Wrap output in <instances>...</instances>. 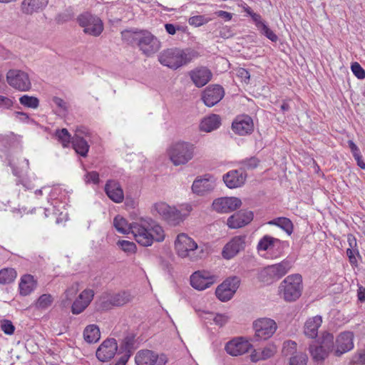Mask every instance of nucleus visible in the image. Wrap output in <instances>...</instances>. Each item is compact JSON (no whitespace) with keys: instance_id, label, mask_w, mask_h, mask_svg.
Here are the masks:
<instances>
[{"instance_id":"obj_1","label":"nucleus","mask_w":365,"mask_h":365,"mask_svg":"<svg viewBox=\"0 0 365 365\" xmlns=\"http://www.w3.org/2000/svg\"><path fill=\"white\" fill-rule=\"evenodd\" d=\"M120 34L123 42L138 48L146 56L153 55L161 46L159 39L146 29L133 28L122 31Z\"/></svg>"},{"instance_id":"obj_2","label":"nucleus","mask_w":365,"mask_h":365,"mask_svg":"<svg viewBox=\"0 0 365 365\" xmlns=\"http://www.w3.org/2000/svg\"><path fill=\"white\" fill-rule=\"evenodd\" d=\"M199 56L200 53L195 49L173 47L162 51L158 55V61L163 66L175 71L187 65Z\"/></svg>"},{"instance_id":"obj_3","label":"nucleus","mask_w":365,"mask_h":365,"mask_svg":"<svg viewBox=\"0 0 365 365\" xmlns=\"http://www.w3.org/2000/svg\"><path fill=\"white\" fill-rule=\"evenodd\" d=\"M302 277L299 274L287 276L279 284V292L286 302H294L302 295Z\"/></svg>"},{"instance_id":"obj_4","label":"nucleus","mask_w":365,"mask_h":365,"mask_svg":"<svg viewBox=\"0 0 365 365\" xmlns=\"http://www.w3.org/2000/svg\"><path fill=\"white\" fill-rule=\"evenodd\" d=\"M194 150L195 146L190 143L177 142L170 146L168 150L169 158L176 166L185 165L193 158Z\"/></svg>"},{"instance_id":"obj_5","label":"nucleus","mask_w":365,"mask_h":365,"mask_svg":"<svg viewBox=\"0 0 365 365\" xmlns=\"http://www.w3.org/2000/svg\"><path fill=\"white\" fill-rule=\"evenodd\" d=\"M150 225H152L150 217H140L137 225H133V235L135 241L142 246H150L154 241V235L150 232Z\"/></svg>"},{"instance_id":"obj_6","label":"nucleus","mask_w":365,"mask_h":365,"mask_svg":"<svg viewBox=\"0 0 365 365\" xmlns=\"http://www.w3.org/2000/svg\"><path fill=\"white\" fill-rule=\"evenodd\" d=\"M276 322L269 318H260L253 322L255 335L252 341L267 340L270 338L277 330Z\"/></svg>"},{"instance_id":"obj_7","label":"nucleus","mask_w":365,"mask_h":365,"mask_svg":"<svg viewBox=\"0 0 365 365\" xmlns=\"http://www.w3.org/2000/svg\"><path fill=\"white\" fill-rule=\"evenodd\" d=\"M77 21L79 26L84 28V33L93 36H98L103 30L102 21L89 12L80 14L77 18Z\"/></svg>"},{"instance_id":"obj_8","label":"nucleus","mask_w":365,"mask_h":365,"mask_svg":"<svg viewBox=\"0 0 365 365\" xmlns=\"http://www.w3.org/2000/svg\"><path fill=\"white\" fill-rule=\"evenodd\" d=\"M292 264L289 259H284L280 263L267 266L259 274V278L264 282L278 280L284 276L291 269Z\"/></svg>"},{"instance_id":"obj_9","label":"nucleus","mask_w":365,"mask_h":365,"mask_svg":"<svg viewBox=\"0 0 365 365\" xmlns=\"http://www.w3.org/2000/svg\"><path fill=\"white\" fill-rule=\"evenodd\" d=\"M153 207L159 215L170 225L175 226L183 221V215L175 207H170L165 202H157Z\"/></svg>"},{"instance_id":"obj_10","label":"nucleus","mask_w":365,"mask_h":365,"mask_svg":"<svg viewBox=\"0 0 365 365\" xmlns=\"http://www.w3.org/2000/svg\"><path fill=\"white\" fill-rule=\"evenodd\" d=\"M240 284V279L237 277L227 278L215 290L216 297L222 302H227L235 294Z\"/></svg>"},{"instance_id":"obj_11","label":"nucleus","mask_w":365,"mask_h":365,"mask_svg":"<svg viewBox=\"0 0 365 365\" xmlns=\"http://www.w3.org/2000/svg\"><path fill=\"white\" fill-rule=\"evenodd\" d=\"M131 299L130 292L126 291L115 294H105L101 299V307L103 309H108L112 307L123 306L130 302Z\"/></svg>"},{"instance_id":"obj_12","label":"nucleus","mask_w":365,"mask_h":365,"mask_svg":"<svg viewBox=\"0 0 365 365\" xmlns=\"http://www.w3.org/2000/svg\"><path fill=\"white\" fill-rule=\"evenodd\" d=\"M175 248L178 255L184 258L189 257L197 248V243L187 235L180 233L175 241Z\"/></svg>"},{"instance_id":"obj_13","label":"nucleus","mask_w":365,"mask_h":365,"mask_svg":"<svg viewBox=\"0 0 365 365\" xmlns=\"http://www.w3.org/2000/svg\"><path fill=\"white\" fill-rule=\"evenodd\" d=\"M242 205L240 198L235 197H223L215 199L212 208L219 213H228L236 210Z\"/></svg>"},{"instance_id":"obj_14","label":"nucleus","mask_w":365,"mask_h":365,"mask_svg":"<svg viewBox=\"0 0 365 365\" xmlns=\"http://www.w3.org/2000/svg\"><path fill=\"white\" fill-rule=\"evenodd\" d=\"M252 345L245 337H236L226 343L225 349L226 352L232 356H237L248 352Z\"/></svg>"},{"instance_id":"obj_15","label":"nucleus","mask_w":365,"mask_h":365,"mask_svg":"<svg viewBox=\"0 0 365 365\" xmlns=\"http://www.w3.org/2000/svg\"><path fill=\"white\" fill-rule=\"evenodd\" d=\"M216 282V276L207 271H197L190 276L191 286L197 290H204Z\"/></svg>"},{"instance_id":"obj_16","label":"nucleus","mask_w":365,"mask_h":365,"mask_svg":"<svg viewBox=\"0 0 365 365\" xmlns=\"http://www.w3.org/2000/svg\"><path fill=\"white\" fill-rule=\"evenodd\" d=\"M354 333L346 331L341 332L335 340L336 349L334 356H341L344 354L349 352L354 349Z\"/></svg>"},{"instance_id":"obj_17","label":"nucleus","mask_w":365,"mask_h":365,"mask_svg":"<svg viewBox=\"0 0 365 365\" xmlns=\"http://www.w3.org/2000/svg\"><path fill=\"white\" fill-rule=\"evenodd\" d=\"M136 365H165L167 362L165 355L158 356L150 350L139 351L135 358Z\"/></svg>"},{"instance_id":"obj_18","label":"nucleus","mask_w":365,"mask_h":365,"mask_svg":"<svg viewBox=\"0 0 365 365\" xmlns=\"http://www.w3.org/2000/svg\"><path fill=\"white\" fill-rule=\"evenodd\" d=\"M118 349V346L116 340L114 338H108L100 345L96 355L99 361L103 362L108 361L113 358Z\"/></svg>"},{"instance_id":"obj_19","label":"nucleus","mask_w":365,"mask_h":365,"mask_svg":"<svg viewBox=\"0 0 365 365\" xmlns=\"http://www.w3.org/2000/svg\"><path fill=\"white\" fill-rule=\"evenodd\" d=\"M245 236H235L223 247L222 256L226 259H230L236 256L245 247Z\"/></svg>"},{"instance_id":"obj_20","label":"nucleus","mask_w":365,"mask_h":365,"mask_svg":"<svg viewBox=\"0 0 365 365\" xmlns=\"http://www.w3.org/2000/svg\"><path fill=\"white\" fill-rule=\"evenodd\" d=\"M224 96L225 91L221 86L212 85L203 91L201 99L207 106L212 107L220 102Z\"/></svg>"},{"instance_id":"obj_21","label":"nucleus","mask_w":365,"mask_h":365,"mask_svg":"<svg viewBox=\"0 0 365 365\" xmlns=\"http://www.w3.org/2000/svg\"><path fill=\"white\" fill-rule=\"evenodd\" d=\"M232 129L240 135L250 134L254 130L253 120L248 115H237L232 123Z\"/></svg>"},{"instance_id":"obj_22","label":"nucleus","mask_w":365,"mask_h":365,"mask_svg":"<svg viewBox=\"0 0 365 365\" xmlns=\"http://www.w3.org/2000/svg\"><path fill=\"white\" fill-rule=\"evenodd\" d=\"M254 217V214L250 210H240L230 216L227 225L232 229L242 227L248 225Z\"/></svg>"},{"instance_id":"obj_23","label":"nucleus","mask_w":365,"mask_h":365,"mask_svg":"<svg viewBox=\"0 0 365 365\" xmlns=\"http://www.w3.org/2000/svg\"><path fill=\"white\" fill-rule=\"evenodd\" d=\"M189 76L197 88L205 86L212 78L211 71L205 66L197 67L189 71Z\"/></svg>"},{"instance_id":"obj_24","label":"nucleus","mask_w":365,"mask_h":365,"mask_svg":"<svg viewBox=\"0 0 365 365\" xmlns=\"http://www.w3.org/2000/svg\"><path fill=\"white\" fill-rule=\"evenodd\" d=\"M94 296V292L92 289H85L73 302L71 306V312L73 314H79L83 312L89 305Z\"/></svg>"},{"instance_id":"obj_25","label":"nucleus","mask_w":365,"mask_h":365,"mask_svg":"<svg viewBox=\"0 0 365 365\" xmlns=\"http://www.w3.org/2000/svg\"><path fill=\"white\" fill-rule=\"evenodd\" d=\"M246 176L241 170H232L223 175V181L229 188H237L245 183Z\"/></svg>"},{"instance_id":"obj_26","label":"nucleus","mask_w":365,"mask_h":365,"mask_svg":"<svg viewBox=\"0 0 365 365\" xmlns=\"http://www.w3.org/2000/svg\"><path fill=\"white\" fill-rule=\"evenodd\" d=\"M215 187L214 181L210 177L205 175L203 178H197L192 185V190L197 195L202 196L212 191Z\"/></svg>"},{"instance_id":"obj_27","label":"nucleus","mask_w":365,"mask_h":365,"mask_svg":"<svg viewBox=\"0 0 365 365\" xmlns=\"http://www.w3.org/2000/svg\"><path fill=\"white\" fill-rule=\"evenodd\" d=\"M104 190L108 197L113 202L116 203L123 202V190L118 182L112 180H108Z\"/></svg>"},{"instance_id":"obj_28","label":"nucleus","mask_w":365,"mask_h":365,"mask_svg":"<svg viewBox=\"0 0 365 365\" xmlns=\"http://www.w3.org/2000/svg\"><path fill=\"white\" fill-rule=\"evenodd\" d=\"M322 323V317L319 315L308 319L304 327V334L310 339L317 338L318 336V329L321 327Z\"/></svg>"},{"instance_id":"obj_29","label":"nucleus","mask_w":365,"mask_h":365,"mask_svg":"<svg viewBox=\"0 0 365 365\" xmlns=\"http://www.w3.org/2000/svg\"><path fill=\"white\" fill-rule=\"evenodd\" d=\"M220 125V116L217 114H211L202 119L199 127L201 131L210 133L217 130Z\"/></svg>"},{"instance_id":"obj_30","label":"nucleus","mask_w":365,"mask_h":365,"mask_svg":"<svg viewBox=\"0 0 365 365\" xmlns=\"http://www.w3.org/2000/svg\"><path fill=\"white\" fill-rule=\"evenodd\" d=\"M309 354L317 365H323L325 359L329 356V353L323 349L320 345L312 341L309 346Z\"/></svg>"},{"instance_id":"obj_31","label":"nucleus","mask_w":365,"mask_h":365,"mask_svg":"<svg viewBox=\"0 0 365 365\" xmlns=\"http://www.w3.org/2000/svg\"><path fill=\"white\" fill-rule=\"evenodd\" d=\"M137 222L129 223L128 220L120 215H117L113 219V226L118 232L122 234L133 233L134 230L133 225H137Z\"/></svg>"},{"instance_id":"obj_32","label":"nucleus","mask_w":365,"mask_h":365,"mask_svg":"<svg viewBox=\"0 0 365 365\" xmlns=\"http://www.w3.org/2000/svg\"><path fill=\"white\" fill-rule=\"evenodd\" d=\"M71 143L77 154L83 158L87 156L90 146L83 136L75 134L72 138Z\"/></svg>"},{"instance_id":"obj_33","label":"nucleus","mask_w":365,"mask_h":365,"mask_svg":"<svg viewBox=\"0 0 365 365\" xmlns=\"http://www.w3.org/2000/svg\"><path fill=\"white\" fill-rule=\"evenodd\" d=\"M8 83L13 88L21 91L23 88V73L16 69L9 70L6 75Z\"/></svg>"},{"instance_id":"obj_34","label":"nucleus","mask_w":365,"mask_h":365,"mask_svg":"<svg viewBox=\"0 0 365 365\" xmlns=\"http://www.w3.org/2000/svg\"><path fill=\"white\" fill-rule=\"evenodd\" d=\"M317 344L329 354L331 352L334 353L336 344L333 334L328 331H324L322 334V336L318 339Z\"/></svg>"},{"instance_id":"obj_35","label":"nucleus","mask_w":365,"mask_h":365,"mask_svg":"<svg viewBox=\"0 0 365 365\" xmlns=\"http://www.w3.org/2000/svg\"><path fill=\"white\" fill-rule=\"evenodd\" d=\"M48 0H24V13L31 14L43 10L48 4Z\"/></svg>"},{"instance_id":"obj_36","label":"nucleus","mask_w":365,"mask_h":365,"mask_svg":"<svg viewBox=\"0 0 365 365\" xmlns=\"http://www.w3.org/2000/svg\"><path fill=\"white\" fill-rule=\"evenodd\" d=\"M271 225H275L283 230L287 235L293 232L294 225L292 222L287 217H279L274 218L267 222Z\"/></svg>"},{"instance_id":"obj_37","label":"nucleus","mask_w":365,"mask_h":365,"mask_svg":"<svg viewBox=\"0 0 365 365\" xmlns=\"http://www.w3.org/2000/svg\"><path fill=\"white\" fill-rule=\"evenodd\" d=\"M83 337L88 343L97 342L101 337V332L98 327L96 324L87 326L83 331Z\"/></svg>"},{"instance_id":"obj_38","label":"nucleus","mask_w":365,"mask_h":365,"mask_svg":"<svg viewBox=\"0 0 365 365\" xmlns=\"http://www.w3.org/2000/svg\"><path fill=\"white\" fill-rule=\"evenodd\" d=\"M279 244H281L280 240L269 235H264L259 241L257 248L258 251H267Z\"/></svg>"},{"instance_id":"obj_39","label":"nucleus","mask_w":365,"mask_h":365,"mask_svg":"<svg viewBox=\"0 0 365 365\" xmlns=\"http://www.w3.org/2000/svg\"><path fill=\"white\" fill-rule=\"evenodd\" d=\"M134 343L135 336L133 334L127 335L120 344L119 354H129L130 356L134 349Z\"/></svg>"},{"instance_id":"obj_40","label":"nucleus","mask_w":365,"mask_h":365,"mask_svg":"<svg viewBox=\"0 0 365 365\" xmlns=\"http://www.w3.org/2000/svg\"><path fill=\"white\" fill-rule=\"evenodd\" d=\"M37 287V278L34 275L24 274V296L30 294Z\"/></svg>"},{"instance_id":"obj_41","label":"nucleus","mask_w":365,"mask_h":365,"mask_svg":"<svg viewBox=\"0 0 365 365\" xmlns=\"http://www.w3.org/2000/svg\"><path fill=\"white\" fill-rule=\"evenodd\" d=\"M16 277V272L13 268H4L0 270V284L12 282Z\"/></svg>"},{"instance_id":"obj_42","label":"nucleus","mask_w":365,"mask_h":365,"mask_svg":"<svg viewBox=\"0 0 365 365\" xmlns=\"http://www.w3.org/2000/svg\"><path fill=\"white\" fill-rule=\"evenodd\" d=\"M150 232L154 235V240L156 242H162L165 239L164 230L161 226L158 225L152 219V225H150Z\"/></svg>"},{"instance_id":"obj_43","label":"nucleus","mask_w":365,"mask_h":365,"mask_svg":"<svg viewBox=\"0 0 365 365\" xmlns=\"http://www.w3.org/2000/svg\"><path fill=\"white\" fill-rule=\"evenodd\" d=\"M55 135L63 147L68 146L71 143V136L66 128L56 130Z\"/></svg>"},{"instance_id":"obj_44","label":"nucleus","mask_w":365,"mask_h":365,"mask_svg":"<svg viewBox=\"0 0 365 365\" xmlns=\"http://www.w3.org/2000/svg\"><path fill=\"white\" fill-rule=\"evenodd\" d=\"M53 302L51 295L43 294L41 295L35 302V307L37 309H44L51 306Z\"/></svg>"},{"instance_id":"obj_45","label":"nucleus","mask_w":365,"mask_h":365,"mask_svg":"<svg viewBox=\"0 0 365 365\" xmlns=\"http://www.w3.org/2000/svg\"><path fill=\"white\" fill-rule=\"evenodd\" d=\"M282 352L284 356H294L297 354V343L291 340L284 341Z\"/></svg>"},{"instance_id":"obj_46","label":"nucleus","mask_w":365,"mask_h":365,"mask_svg":"<svg viewBox=\"0 0 365 365\" xmlns=\"http://www.w3.org/2000/svg\"><path fill=\"white\" fill-rule=\"evenodd\" d=\"M164 26L166 32L170 35H175L178 31L185 33L187 29L186 26L179 24L166 23Z\"/></svg>"},{"instance_id":"obj_47","label":"nucleus","mask_w":365,"mask_h":365,"mask_svg":"<svg viewBox=\"0 0 365 365\" xmlns=\"http://www.w3.org/2000/svg\"><path fill=\"white\" fill-rule=\"evenodd\" d=\"M308 357L306 354L299 353L294 356H290L289 360V365H307Z\"/></svg>"},{"instance_id":"obj_48","label":"nucleus","mask_w":365,"mask_h":365,"mask_svg":"<svg viewBox=\"0 0 365 365\" xmlns=\"http://www.w3.org/2000/svg\"><path fill=\"white\" fill-rule=\"evenodd\" d=\"M117 245L128 255L135 253L136 245L134 242L128 240H118Z\"/></svg>"},{"instance_id":"obj_49","label":"nucleus","mask_w":365,"mask_h":365,"mask_svg":"<svg viewBox=\"0 0 365 365\" xmlns=\"http://www.w3.org/2000/svg\"><path fill=\"white\" fill-rule=\"evenodd\" d=\"M259 26L260 29H259L258 30L262 35L266 36L272 42L277 41L278 36L273 32L272 30L269 29V27L266 24H261Z\"/></svg>"},{"instance_id":"obj_50","label":"nucleus","mask_w":365,"mask_h":365,"mask_svg":"<svg viewBox=\"0 0 365 365\" xmlns=\"http://www.w3.org/2000/svg\"><path fill=\"white\" fill-rule=\"evenodd\" d=\"M211 20V18L207 17L204 15H197L191 16L189 19L188 22L190 25L198 27L208 23Z\"/></svg>"},{"instance_id":"obj_51","label":"nucleus","mask_w":365,"mask_h":365,"mask_svg":"<svg viewBox=\"0 0 365 365\" xmlns=\"http://www.w3.org/2000/svg\"><path fill=\"white\" fill-rule=\"evenodd\" d=\"M351 69L354 75L360 80L365 78V70L358 62H354L351 65Z\"/></svg>"},{"instance_id":"obj_52","label":"nucleus","mask_w":365,"mask_h":365,"mask_svg":"<svg viewBox=\"0 0 365 365\" xmlns=\"http://www.w3.org/2000/svg\"><path fill=\"white\" fill-rule=\"evenodd\" d=\"M259 163V160L253 156L250 158H246L241 161V164L242 165L243 168L247 170H252L256 168Z\"/></svg>"},{"instance_id":"obj_53","label":"nucleus","mask_w":365,"mask_h":365,"mask_svg":"<svg viewBox=\"0 0 365 365\" xmlns=\"http://www.w3.org/2000/svg\"><path fill=\"white\" fill-rule=\"evenodd\" d=\"M39 106V100L34 96L24 95V107L36 109Z\"/></svg>"},{"instance_id":"obj_54","label":"nucleus","mask_w":365,"mask_h":365,"mask_svg":"<svg viewBox=\"0 0 365 365\" xmlns=\"http://www.w3.org/2000/svg\"><path fill=\"white\" fill-rule=\"evenodd\" d=\"M353 365H364L365 364V349L359 350L356 353L351 361Z\"/></svg>"},{"instance_id":"obj_55","label":"nucleus","mask_w":365,"mask_h":365,"mask_svg":"<svg viewBox=\"0 0 365 365\" xmlns=\"http://www.w3.org/2000/svg\"><path fill=\"white\" fill-rule=\"evenodd\" d=\"M1 329L4 334L11 335L14 332L15 327L10 320L4 319L1 322Z\"/></svg>"},{"instance_id":"obj_56","label":"nucleus","mask_w":365,"mask_h":365,"mask_svg":"<svg viewBox=\"0 0 365 365\" xmlns=\"http://www.w3.org/2000/svg\"><path fill=\"white\" fill-rule=\"evenodd\" d=\"M346 256L349 258V261L351 265L356 266L357 265V259L356 257V255L358 257H360L359 252L358 249H347L346 250Z\"/></svg>"},{"instance_id":"obj_57","label":"nucleus","mask_w":365,"mask_h":365,"mask_svg":"<svg viewBox=\"0 0 365 365\" xmlns=\"http://www.w3.org/2000/svg\"><path fill=\"white\" fill-rule=\"evenodd\" d=\"M276 352H277V348L275 346H274V345L268 346L265 347L261 353L262 359H269V358L272 357V356H274V354Z\"/></svg>"},{"instance_id":"obj_58","label":"nucleus","mask_w":365,"mask_h":365,"mask_svg":"<svg viewBox=\"0 0 365 365\" xmlns=\"http://www.w3.org/2000/svg\"><path fill=\"white\" fill-rule=\"evenodd\" d=\"M85 181L86 183L97 185L99 182V174L96 171L88 172L85 175Z\"/></svg>"},{"instance_id":"obj_59","label":"nucleus","mask_w":365,"mask_h":365,"mask_svg":"<svg viewBox=\"0 0 365 365\" xmlns=\"http://www.w3.org/2000/svg\"><path fill=\"white\" fill-rule=\"evenodd\" d=\"M160 266L161 269L167 272L169 275L172 274L173 267L169 260L165 259L163 257L160 258Z\"/></svg>"},{"instance_id":"obj_60","label":"nucleus","mask_w":365,"mask_h":365,"mask_svg":"<svg viewBox=\"0 0 365 365\" xmlns=\"http://www.w3.org/2000/svg\"><path fill=\"white\" fill-rule=\"evenodd\" d=\"M229 317L225 314H216L213 318V321L217 325L224 326L229 321Z\"/></svg>"},{"instance_id":"obj_61","label":"nucleus","mask_w":365,"mask_h":365,"mask_svg":"<svg viewBox=\"0 0 365 365\" xmlns=\"http://www.w3.org/2000/svg\"><path fill=\"white\" fill-rule=\"evenodd\" d=\"M78 292V284H74L71 287L68 288L65 292L66 298L67 300H71Z\"/></svg>"},{"instance_id":"obj_62","label":"nucleus","mask_w":365,"mask_h":365,"mask_svg":"<svg viewBox=\"0 0 365 365\" xmlns=\"http://www.w3.org/2000/svg\"><path fill=\"white\" fill-rule=\"evenodd\" d=\"M53 102L63 112L68 111L67 103L62 98L55 96L53 98Z\"/></svg>"},{"instance_id":"obj_63","label":"nucleus","mask_w":365,"mask_h":365,"mask_svg":"<svg viewBox=\"0 0 365 365\" xmlns=\"http://www.w3.org/2000/svg\"><path fill=\"white\" fill-rule=\"evenodd\" d=\"M215 14L217 17H220V18L223 19L226 21H230L232 19V14H231L230 12H227V11H222V10H219V11H215Z\"/></svg>"},{"instance_id":"obj_64","label":"nucleus","mask_w":365,"mask_h":365,"mask_svg":"<svg viewBox=\"0 0 365 365\" xmlns=\"http://www.w3.org/2000/svg\"><path fill=\"white\" fill-rule=\"evenodd\" d=\"M238 76L245 82L247 83L250 80V75L247 70L245 68H240L238 71Z\"/></svg>"}]
</instances>
